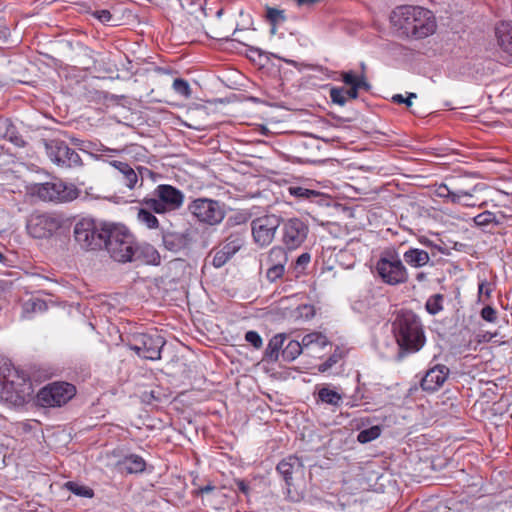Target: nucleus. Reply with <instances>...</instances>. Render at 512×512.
I'll list each match as a JSON object with an SVG mask.
<instances>
[{
    "instance_id": "6",
    "label": "nucleus",
    "mask_w": 512,
    "mask_h": 512,
    "mask_svg": "<svg viewBox=\"0 0 512 512\" xmlns=\"http://www.w3.org/2000/svg\"><path fill=\"white\" fill-rule=\"evenodd\" d=\"M184 201L181 190L169 184H160L154 190L153 197L143 199V205L154 213L165 214L179 209Z\"/></svg>"
},
{
    "instance_id": "14",
    "label": "nucleus",
    "mask_w": 512,
    "mask_h": 512,
    "mask_svg": "<svg viewBox=\"0 0 512 512\" xmlns=\"http://www.w3.org/2000/svg\"><path fill=\"white\" fill-rule=\"evenodd\" d=\"M282 242L290 249H296L306 240L309 228L308 225L299 218H290L282 220Z\"/></svg>"
},
{
    "instance_id": "13",
    "label": "nucleus",
    "mask_w": 512,
    "mask_h": 512,
    "mask_svg": "<svg viewBox=\"0 0 512 512\" xmlns=\"http://www.w3.org/2000/svg\"><path fill=\"white\" fill-rule=\"evenodd\" d=\"M276 470L287 485L288 497L293 501H298L300 497L298 494L292 495L291 487L294 486V480L304 477L305 467L302 460L295 455H289L278 463Z\"/></svg>"
},
{
    "instance_id": "57",
    "label": "nucleus",
    "mask_w": 512,
    "mask_h": 512,
    "mask_svg": "<svg viewBox=\"0 0 512 512\" xmlns=\"http://www.w3.org/2000/svg\"><path fill=\"white\" fill-rule=\"evenodd\" d=\"M309 261L310 255L308 253L301 254L297 259L299 265L307 264Z\"/></svg>"
},
{
    "instance_id": "58",
    "label": "nucleus",
    "mask_w": 512,
    "mask_h": 512,
    "mask_svg": "<svg viewBox=\"0 0 512 512\" xmlns=\"http://www.w3.org/2000/svg\"><path fill=\"white\" fill-rule=\"evenodd\" d=\"M415 279L418 282H424V281L427 280V274L424 273V272H419V273L416 274Z\"/></svg>"
},
{
    "instance_id": "39",
    "label": "nucleus",
    "mask_w": 512,
    "mask_h": 512,
    "mask_svg": "<svg viewBox=\"0 0 512 512\" xmlns=\"http://www.w3.org/2000/svg\"><path fill=\"white\" fill-rule=\"evenodd\" d=\"M266 17L273 26L285 20L284 11L272 7L267 8Z\"/></svg>"
},
{
    "instance_id": "47",
    "label": "nucleus",
    "mask_w": 512,
    "mask_h": 512,
    "mask_svg": "<svg viewBox=\"0 0 512 512\" xmlns=\"http://www.w3.org/2000/svg\"><path fill=\"white\" fill-rule=\"evenodd\" d=\"M212 264L216 268L224 266V251L217 250L213 256Z\"/></svg>"
},
{
    "instance_id": "40",
    "label": "nucleus",
    "mask_w": 512,
    "mask_h": 512,
    "mask_svg": "<svg viewBox=\"0 0 512 512\" xmlns=\"http://www.w3.org/2000/svg\"><path fill=\"white\" fill-rule=\"evenodd\" d=\"M285 273V267L268 266L266 277L268 281L275 282L280 279Z\"/></svg>"
},
{
    "instance_id": "22",
    "label": "nucleus",
    "mask_w": 512,
    "mask_h": 512,
    "mask_svg": "<svg viewBox=\"0 0 512 512\" xmlns=\"http://www.w3.org/2000/svg\"><path fill=\"white\" fill-rule=\"evenodd\" d=\"M288 193L299 200H309L316 203L327 200V196L324 193L301 186H289Z\"/></svg>"
},
{
    "instance_id": "44",
    "label": "nucleus",
    "mask_w": 512,
    "mask_h": 512,
    "mask_svg": "<svg viewBox=\"0 0 512 512\" xmlns=\"http://www.w3.org/2000/svg\"><path fill=\"white\" fill-rule=\"evenodd\" d=\"M44 305L45 303L41 300H29L24 304V310L27 312L41 310Z\"/></svg>"
},
{
    "instance_id": "10",
    "label": "nucleus",
    "mask_w": 512,
    "mask_h": 512,
    "mask_svg": "<svg viewBox=\"0 0 512 512\" xmlns=\"http://www.w3.org/2000/svg\"><path fill=\"white\" fill-rule=\"evenodd\" d=\"M164 344L163 337L158 334L138 333L132 336L129 348L141 358L159 360Z\"/></svg>"
},
{
    "instance_id": "41",
    "label": "nucleus",
    "mask_w": 512,
    "mask_h": 512,
    "mask_svg": "<svg viewBox=\"0 0 512 512\" xmlns=\"http://www.w3.org/2000/svg\"><path fill=\"white\" fill-rule=\"evenodd\" d=\"M245 340L256 349L261 348L263 344L261 336L256 331H248L245 334Z\"/></svg>"
},
{
    "instance_id": "1",
    "label": "nucleus",
    "mask_w": 512,
    "mask_h": 512,
    "mask_svg": "<svg viewBox=\"0 0 512 512\" xmlns=\"http://www.w3.org/2000/svg\"><path fill=\"white\" fill-rule=\"evenodd\" d=\"M390 22L399 35L410 39H424L436 31L434 14L423 7L403 5L396 7Z\"/></svg>"
},
{
    "instance_id": "37",
    "label": "nucleus",
    "mask_w": 512,
    "mask_h": 512,
    "mask_svg": "<svg viewBox=\"0 0 512 512\" xmlns=\"http://www.w3.org/2000/svg\"><path fill=\"white\" fill-rule=\"evenodd\" d=\"M329 96L333 103L344 106L347 103V97L345 96V88L343 87H332L329 92Z\"/></svg>"
},
{
    "instance_id": "50",
    "label": "nucleus",
    "mask_w": 512,
    "mask_h": 512,
    "mask_svg": "<svg viewBox=\"0 0 512 512\" xmlns=\"http://www.w3.org/2000/svg\"><path fill=\"white\" fill-rule=\"evenodd\" d=\"M360 89H363V87L349 86L348 89H345V96L347 97V100L358 98V91Z\"/></svg>"
},
{
    "instance_id": "31",
    "label": "nucleus",
    "mask_w": 512,
    "mask_h": 512,
    "mask_svg": "<svg viewBox=\"0 0 512 512\" xmlns=\"http://www.w3.org/2000/svg\"><path fill=\"white\" fill-rule=\"evenodd\" d=\"M302 352V344L296 340H290L282 349L281 356L285 361L295 360Z\"/></svg>"
},
{
    "instance_id": "4",
    "label": "nucleus",
    "mask_w": 512,
    "mask_h": 512,
    "mask_svg": "<svg viewBox=\"0 0 512 512\" xmlns=\"http://www.w3.org/2000/svg\"><path fill=\"white\" fill-rule=\"evenodd\" d=\"M110 225L83 218L74 227L75 241L87 250L100 249L104 246L106 238H109Z\"/></svg>"
},
{
    "instance_id": "42",
    "label": "nucleus",
    "mask_w": 512,
    "mask_h": 512,
    "mask_svg": "<svg viewBox=\"0 0 512 512\" xmlns=\"http://www.w3.org/2000/svg\"><path fill=\"white\" fill-rule=\"evenodd\" d=\"M480 315L487 322L495 323L497 321V311L492 306L482 308Z\"/></svg>"
},
{
    "instance_id": "12",
    "label": "nucleus",
    "mask_w": 512,
    "mask_h": 512,
    "mask_svg": "<svg viewBox=\"0 0 512 512\" xmlns=\"http://www.w3.org/2000/svg\"><path fill=\"white\" fill-rule=\"evenodd\" d=\"M280 225L281 218L274 214H267L252 220L251 232L255 243L261 247L268 246L273 241Z\"/></svg>"
},
{
    "instance_id": "51",
    "label": "nucleus",
    "mask_w": 512,
    "mask_h": 512,
    "mask_svg": "<svg viewBox=\"0 0 512 512\" xmlns=\"http://www.w3.org/2000/svg\"><path fill=\"white\" fill-rule=\"evenodd\" d=\"M496 336H497V332H494V333L484 332L482 334L477 335V337H478L477 342L478 343L489 342Z\"/></svg>"
},
{
    "instance_id": "24",
    "label": "nucleus",
    "mask_w": 512,
    "mask_h": 512,
    "mask_svg": "<svg viewBox=\"0 0 512 512\" xmlns=\"http://www.w3.org/2000/svg\"><path fill=\"white\" fill-rule=\"evenodd\" d=\"M435 194L440 198L448 199L454 204L460 203L462 197H472V193L465 190L452 191L446 184H440L436 188Z\"/></svg>"
},
{
    "instance_id": "2",
    "label": "nucleus",
    "mask_w": 512,
    "mask_h": 512,
    "mask_svg": "<svg viewBox=\"0 0 512 512\" xmlns=\"http://www.w3.org/2000/svg\"><path fill=\"white\" fill-rule=\"evenodd\" d=\"M109 238H106L104 247L110 256L117 262L126 263L137 261L142 253H146L155 263L160 256L153 246L140 247L133 234L124 226L110 225Z\"/></svg>"
},
{
    "instance_id": "55",
    "label": "nucleus",
    "mask_w": 512,
    "mask_h": 512,
    "mask_svg": "<svg viewBox=\"0 0 512 512\" xmlns=\"http://www.w3.org/2000/svg\"><path fill=\"white\" fill-rule=\"evenodd\" d=\"M242 98H243V94H237L234 91H231L229 93L226 92V101L227 102L238 101V100H241Z\"/></svg>"
},
{
    "instance_id": "38",
    "label": "nucleus",
    "mask_w": 512,
    "mask_h": 512,
    "mask_svg": "<svg viewBox=\"0 0 512 512\" xmlns=\"http://www.w3.org/2000/svg\"><path fill=\"white\" fill-rule=\"evenodd\" d=\"M419 242L425 246L426 248L430 249V256L431 257H434L435 256V250H437L438 252L442 253V254H448V251L447 249L435 244L432 240H430L429 238H427L426 236H421L419 238Z\"/></svg>"
},
{
    "instance_id": "8",
    "label": "nucleus",
    "mask_w": 512,
    "mask_h": 512,
    "mask_svg": "<svg viewBox=\"0 0 512 512\" xmlns=\"http://www.w3.org/2000/svg\"><path fill=\"white\" fill-rule=\"evenodd\" d=\"M76 387L68 382L56 381L42 387L36 395L37 405L57 408L66 405L75 395Z\"/></svg>"
},
{
    "instance_id": "34",
    "label": "nucleus",
    "mask_w": 512,
    "mask_h": 512,
    "mask_svg": "<svg viewBox=\"0 0 512 512\" xmlns=\"http://www.w3.org/2000/svg\"><path fill=\"white\" fill-rule=\"evenodd\" d=\"M172 89L182 99H189L192 95L191 87L188 81L182 78H176L173 81Z\"/></svg>"
},
{
    "instance_id": "16",
    "label": "nucleus",
    "mask_w": 512,
    "mask_h": 512,
    "mask_svg": "<svg viewBox=\"0 0 512 512\" xmlns=\"http://www.w3.org/2000/svg\"><path fill=\"white\" fill-rule=\"evenodd\" d=\"M450 374L449 368L444 364H436L429 368L421 378L420 387L426 392L439 390Z\"/></svg>"
},
{
    "instance_id": "53",
    "label": "nucleus",
    "mask_w": 512,
    "mask_h": 512,
    "mask_svg": "<svg viewBox=\"0 0 512 512\" xmlns=\"http://www.w3.org/2000/svg\"><path fill=\"white\" fill-rule=\"evenodd\" d=\"M238 42L240 44H244V42L242 40H240L239 38L237 37H234V38H231L229 39L228 37H226V40H225V43H226V52L227 51H231L233 48H235V43Z\"/></svg>"
},
{
    "instance_id": "21",
    "label": "nucleus",
    "mask_w": 512,
    "mask_h": 512,
    "mask_svg": "<svg viewBox=\"0 0 512 512\" xmlns=\"http://www.w3.org/2000/svg\"><path fill=\"white\" fill-rule=\"evenodd\" d=\"M119 469L127 474L142 473L146 469L145 460L136 454H130L118 463Z\"/></svg>"
},
{
    "instance_id": "32",
    "label": "nucleus",
    "mask_w": 512,
    "mask_h": 512,
    "mask_svg": "<svg viewBox=\"0 0 512 512\" xmlns=\"http://www.w3.org/2000/svg\"><path fill=\"white\" fill-rule=\"evenodd\" d=\"M64 487L72 492L73 494L85 498H92L94 496V491L88 486L80 485L74 481H68L64 484Z\"/></svg>"
},
{
    "instance_id": "45",
    "label": "nucleus",
    "mask_w": 512,
    "mask_h": 512,
    "mask_svg": "<svg viewBox=\"0 0 512 512\" xmlns=\"http://www.w3.org/2000/svg\"><path fill=\"white\" fill-rule=\"evenodd\" d=\"M338 362V356L333 354L325 362L320 364L319 371L325 372Z\"/></svg>"
},
{
    "instance_id": "25",
    "label": "nucleus",
    "mask_w": 512,
    "mask_h": 512,
    "mask_svg": "<svg viewBox=\"0 0 512 512\" xmlns=\"http://www.w3.org/2000/svg\"><path fill=\"white\" fill-rule=\"evenodd\" d=\"M288 262V255L286 250L280 246H274L270 249L266 264L268 266L285 267Z\"/></svg>"
},
{
    "instance_id": "54",
    "label": "nucleus",
    "mask_w": 512,
    "mask_h": 512,
    "mask_svg": "<svg viewBox=\"0 0 512 512\" xmlns=\"http://www.w3.org/2000/svg\"><path fill=\"white\" fill-rule=\"evenodd\" d=\"M319 338L317 334H308L305 335L302 339V347L308 346L309 344L313 343L315 339Z\"/></svg>"
},
{
    "instance_id": "7",
    "label": "nucleus",
    "mask_w": 512,
    "mask_h": 512,
    "mask_svg": "<svg viewBox=\"0 0 512 512\" xmlns=\"http://www.w3.org/2000/svg\"><path fill=\"white\" fill-rule=\"evenodd\" d=\"M32 193L43 201L65 203L78 198L80 190L72 183L54 179L49 182L35 184Z\"/></svg>"
},
{
    "instance_id": "19",
    "label": "nucleus",
    "mask_w": 512,
    "mask_h": 512,
    "mask_svg": "<svg viewBox=\"0 0 512 512\" xmlns=\"http://www.w3.org/2000/svg\"><path fill=\"white\" fill-rule=\"evenodd\" d=\"M251 217L252 213L248 209H226V228L238 227L240 233H246Z\"/></svg>"
},
{
    "instance_id": "48",
    "label": "nucleus",
    "mask_w": 512,
    "mask_h": 512,
    "mask_svg": "<svg viewBox=\"0 0 512 512\" xmlns=\"http://www.w3.org/2000/svg\"><path fill=\"white\" fill-rule=\"evenodd\" d=\"M478 295L481 297L482 295H485L487 298L491 295V289L489 288V284L487 281H481L478 285Z\"/></svg>"
},
{
    "instance_id": "15",
    "label": "nucleus",
    "mask_w": 512,
    "mask_h": 512,
    "mask_svg": "<svg viewBox=\"0 0 512 512\" xmlns=\"http://www.w3.org/2000/svg\"><path fill=\"white\" fill-rule=\"evenodd\" d=\"M46 148L49 158L59 166L70 168L82 163L80 155L64 141L52 140Z\"/></svg>"
},
{
    "instance_id": "30",
    "label": "nucleus",
    "mask_w": 512,
    "mask_h": 512,
    "mask_svg": "<svg viewBox=\"0 0 512 512\" xmlns=\"http://www.w3.org/2000/svg\"><path fill=\"white\" fill-rule=\"evenodd\" d=\"M137 219L148 229H157L159 227V221L157 217L153 214V211L148 209L146 206L145 208L139 209Z\"/></svg>"
},
{
    "instance_id": "18",
    "label": "nucleus",
    "mask_w": 512,
    "mask_h": 512,
    "mask_svg": "<svg viewBox=\"0 0 512 512\" xmlns=\"http://www.w3.org/2000/svg\"><path fill=\"white\" fill-rule=\"evenodd\" d=\"M403 261L405 264L414 269H420L427 265H434L431 261L430 253L426 250L416 247H408V249L404 251Z\"/></svg>"
},
{
    "instance_id": "29",
    "label": "nucleus",
    "mask_w": 512,
    "mask_h": 512,
    "mask_svg": "<svg viewBox=\"0 0 512 512\" xmlns=\"http://www.w3.org/2000/svg\"><path fill=\"white\" fill-rule=\"evenodd\" d=\"M341 80L348 86L363 87V90L366 91L370 89V84L363 74L356 75L353 71H343L341 72Z\"/></svg>"
},
{
    "instance_id": "59",
    "label": "nucleus",
    "mask_w": 512,
    "mask_h": 512,
    "mask_svg": "<svg viewBox=\"0 0 512 512\" xmlns=\"http://www.w3.org/2000/svg\"><path fill=\"white\" fill-rule=\"evenodd\" d=\"M237 75H238V73L235 70H231L229 73L228 79H230L231 76H237Z\"/></svg>"
},
{
    "instance_id": "5",
    "label": "nucleus",
    "mask_w": 512,
    "mask_h": 512,
    "mask_svg": "<svg viewBox=\"0 0 512 512\" xmlns=\"http://www.w3.org/2000/svg\"><path fill=\"white\" fill-rule=\"evenodd\" d=\"M375 269L381 280L388 285L404 284L409 279L407 268L395 250L384 251Z\"/></svg>"
},
{
    "instance_id": "35",
    "label": "nucleus",
    "mask_w": 512,
    "mask_h": 512,
    "mask_svg": "<svg viewBox=\"0 0 512 512\" xmlns=\"http://www.w3.org/2000/svg\"><path fill=\"white\" fill-rule=\"evenodd\" d=\"M475 225L479 227H485L491 224L496 226L500 225V221L496 218V215L491 211H484L476 215L473 219Z\"/></svg>"
},
{
    "instance_id": "49",
    "label": "nucleus",
    "mask_w": 512,
    "mask_h": 512,
    "mask_svg": "<svg viewBox=\"0 0 512 512\" xmlns=\"http://www.w3.org/2000/svg\"><path fill=\"white\" fill-rule=\"evenodd\" d=\"M299 309L301 316H304L306 319L313 317L315 314V310L312 305H302Z\"/></svg>"
},
{
    "instance_id": "52",
    "label": "nucleus",
    "mask_w": 512,
    "mask_h": 512,
    "mask_svg": "<svg viewBox=\"0 0 512 512\" xmlns=\"http://www.w3.org/2000/svg\"><path fill=\"white\" fill-rule=\"evenodd\" d=\"M215 489H216V487L209 483V484H207L205 486L198 487L195 490V493L197 495L204 496V495L209 494L210 492L214 491Z\"/></svg>"
},
{
    "instance_id": "56",
    "label": "nucleus",
    "mask_w": 512,
    "mask_h": 512,
    "mask_svg": "<svg viewBox=\"0 0 512 512\" xmlns=\"http://www.w3.org/2000/svg\"><path fill=\"white\" fill-rule=\"evenodd\" d=\"M236 485L243 494H247L249 487L243 480H237Z\"/></svg>"
},
{
    "instance_id": "3",
    "label": "nucleus",
    "mask_w": 512,
    "mask_h": 512,
    "mask_svg": "<svg viewBox=\"0 0 512 512\" xmlns=\"http://www.w3.org/2000/svg\"><path fill=\"white\" fill-rule=\"evenodd\" d=\"M393 333L399 348L406 352H417L425 344V335L420 318L412 311L398 313L393 324Z\"/></svg>"
},
{
    "instance_id": "36",
    "label": "nucleus",
    "mask_w": 512,
    "mask_h": 512,
    "mask_svg": "<svg viewBox=\"0 0 512 512\" xmlns=\"http://www.w3.org/2000/svg\"><path fill=\"white\" fill-rule=\"evenodd\" d=\"M381 435V427L378 425L364 429L358 433L357 440L362 443H369Z\"/></svg>"
},
{
    "instance_id": "26",
    "label": "nucleus",
    "mask_w": 512,
    "mask_h": 512,
    "mask_svg": "<svg viewBox=\"0 0 512 512\" xmlns=\"http://www.w3.org/2000/svg\"><path fill=\"white\" fill-rule=\"evenodd\" d=\"M0 399L14 405L23 401V398L14 389L13 383L8 381H4L0 386Z\"/></svg>"
},
{
    "instance_id": "23",
    "label": "nucleus",
    "mask_w": 512,
    "mask_h": 512,
    "mask_svg": "<svg viewBox=\"0 0 512 512\" xmlns=\"http://www.w3.org/2000/svg\"><path fill=\"white\" fill-rule=\"evenodd\" d=\"M343 401V396L335 389L329 386H322L318 388L316 402L333 407H340Z\"/></svg>"
},
{
    "instance_id": "33",
    "label": "nucleus",
    "mask_w": 512,
    "mask_h": 512,
    "mask_svg": "<svg viewBox=\"0 0 512 512\" xmlns=\"http://www.w3.org/2000/svg\"><path fill=\"white\" fill-rule=\"evenodd\" d=\"M444 296L442 294H434L430 296L425 304L427 312L431 315H436L443 310Z\"/></svg>"
},
{
    "instance_id": "28",
    "label": "nucleus",
    "mask_w": 512,
    "mask_h": 512,
    "mask_svg": "<svg viewBox=\"0 0 512 512\" xmlns=\"http://www.w3.org/2000/svg\"><path fill=\"white\" fill-rule=\"evenodd\" d=\"M244 235L245 233H240L237 231L236 234H230L226 237V261L234 255L244 244Z\"/></svg>"
},
{
    "instance_id": "43",
    "label": "nucleus",
    "mask_w": 512,
    "mask_h": 512,
    "mask_svg": "<svg viewBox=\"0 0 512 512\" xmlns=\"http://www.w3.org/2000/svg\"><path fill=\"white\" fill-rule=\"evenodd\" d=\"M92 16L103 24L109 23L113 18L111 12L106 9L95 10Z\"/></svg>"
},
{
    "instance_id": "46",
    "label": "nucleus",
    "mask_w": 512,
    "mask_h": 512,
    "mask_svg": "<svg viewBox=\"0 0 512 512\" xmlns=\"http://www.w3.org/2000/svg\"><path fill=\"white\" fill-rule=\"evenodd\" d=\"M416 97L415 93H410L407 98H404L401 94H396L392 99L396 103H405L409 107L412 105V99Z\"/></svg>"
},
{
    "instance_id": "27",
    "label": "nucleus",
    "mask_w": 512,
    "mask_h": 512,
    "mask_svg": "<svg viewBox=\"0 0 512 512\" xmlns=\"http://www.w3.org/2000/svg\"><path fill=\"white\" fill-rule=\"evenodd\" d=\"M284 340L285 338L282 335H275L270 339L264 355V358L267 361L274 362L278 360L279 352L283 346Z\"/></svg>"
},
{
    "instance_id": "20",
    "label": "nucleus",
    "mask_w": 512,
    "mask_h": 512,
    "mask_svg": "<svg viewBox=\"0 0 512 512\" xmlns=\"http://www.w3.org/2000/svg\"><path fill=\"white\" fill-rule=\"evenodd\" d=\"M495 34L500 48L512 56V22L499 23L495 28Z\"/></svg>"
},
{
    "instance_id": "17",
    "label": "nucleus",
    "mask_w": 512,
    "mask_h": 512,
    "mask_svg": "<svg viewBox=\"0 0 512 512\" xmlns=\"http://www.w3.org/2000/svg\"><path fill=\"white\" fill-rule=\"evenodd\" d=\"M109 164L121 174L122 182L130 190L135 189L138 183L139 186L143 184V179L139 180L138 174L142 175L143 171H148L145 167H138L136 172L128 163L118 160H112Z\"/></svg>"
},
{
    "instance_id": "11",
    "label": "nucleus",
    "mask_w": 512,
    "mask_h": 512,
    "mask_svg": "<svg viewBox=\"0 0 512 512\" xmlns=\"http://www.w3.org/2000/svg\"><path fill=\"white\" fill-rule=\"evenodd\" d=\"M190 213L198 221L215 225L222 221L224 212L218 201L208 198H197L188 205Z\"/></svg>"
},
{
    "instance_id": "60",
    "label": "nucleus",
    "mask_w": 512,
    "mask_h": 512,
    "mask_svg": "<svg viewBox=\"0 0 512 512\" xmlns=\"http://www.w3.org/2000/svg\"><path fill=\"white\" fill-rule=\"evenodd\" d=\"M222 11H223V9H222V8H221V9H219V10H218V12H217V14H218V15H220V14L222 13Z\"/></svg>"
},
{
    "instance_id": "61",
    "label": "nucleus",
    "mask_w": 512,
    "mask_h": 512,
    "mask_svg": "<svg viewBox=\"0 0 512 512\" xmlns=\"http://www.w3.org/2000/svg\"><path fill=\"white\" fill-rule=\"evenodd\" d=\"M134 149H139L140 147L139 146H136V145H133L132 146Z\"/></svg>"
},
{
    "instance_id": "9",
    "label": "nucleus",
    "mask_w": 512,
    "mask_h": 512,
    "mask_svg": "<svg viewBox=\"0 0 512 512\" xmlns=\"http://www.w3.org/2000/svg\"><path fill=\"white\" fill-rule=\"evenodd\" d=\"M62 226L61 218L53 213H32L26 223L30 236L37 239L51 237Z\"/></svg>"
}]
</instances>
